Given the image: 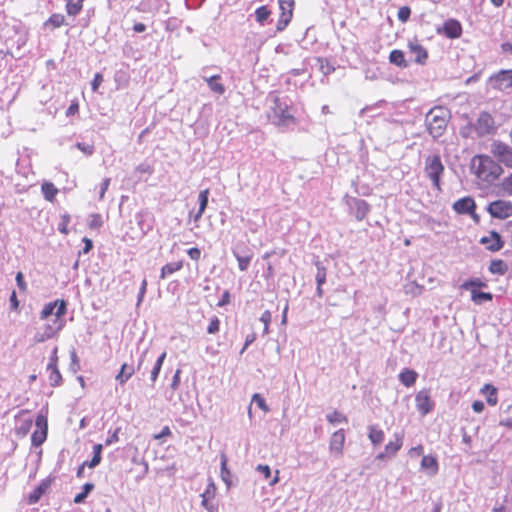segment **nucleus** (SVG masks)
I'll list each match as a JSON object with an SVG mask.
<instances>
[{"mask_svg": "<svg viewBox=\"0 0 512 512\" xmlns=\"http://www.w3.org/2000/svg\"><path fill=\"white\" fill-rule=\"evenodd\" d=\"M103 82V75L101 73H96L94 76V79L91 82V87L94 92H96L99 88V86Z\"/></svg>", "mask_w": 512, "mask_h": 512, "instance_id": "nucleus-59", "label": "nucleus"}, {"mask_svg": "<svg viewBox=\"0 0 512 512\" xmlns=\"http://www.w3.org/2000/svg\"><path fill=\"white\" fill-rule=\"evenodd\" d=\"M502 189L508 194L512 195V174L505 177L502 181Z\"/></svg>", "mask_w": 512, "mask_h": 512, "instance_id": "nucleus-53", "label": "nucleus"}, {"mask_svg": "<svg viewBox=\"0 0 512 512\" xmlns=\"http://www.w3.org/2000/svg\"><path fill=\"white\" fill-rule=\"evenodd\" d=\"M153 358L154 353L150 347L148 346L144 348L140 353L136 368L133 365H129L127 363L122 364L119 373L115 377V380L121 385L125 384L133 376L136 370H146L147 367L145 363L147 361H151Z\"/></svg>", "mask_w": 512, "mask_h": 512, "instance_id": "nucleus-3", "label": "nucleus"}, {"mask_svg": "<svg viewBox=\"0 0 512 512\" xmlns=\"http://www.w3.org/2000/svg\"><path fill=\"white\" fill-rule=\"evenodd\" d=\"M102 450H103V445H102V444H96V445H94V447H93V458L91 459V461H89V462H85V464H86L89 468H94V467H96L97 465H99V463L101 462V453H102Z\"/></svg>", "mask_w": 512, "mask_h": 512, "instance_id": "nucleus-38", "label": "nucleus"}, {"mask_svg": "<svg viewBox=\"0 0 512 512\" xmlns=\"http://www.w3.org/2000/svg\"><path fill=\"white\" fill-rule=\"evenodd\" d=\"M316 268V284L322 286L326 282V268L320 262H316Z\"/></svg>", "mask_w": 512, "mask_h": 512, "instance_id": "nucleus-42", "label": "nucleus"}, {"mask_svg": "<svg viewBox=\"0 0 512 512\" xmlns=\"http://www.w3.org/2000/svg\"><path fill=\"white\" fill-rule=\"evenodd\" d=\"M187 254L189 255V257L192 259V260H199L200 259V256H201V251L200 249H198L197 247H193V248H190L188 251H187Z\"/></svg>", "mask_w": 512, "mask_h": 512, "instance_id": "nucleus-62", "label": "nucleus"}, {"mask_svg": "<svg viewBox=\"0 0 512 512\" xmlns=\"http://www.w3.org/2000/svg\"><path fill=\"white\" fill-rule=\"evenodd\" d=\"M486 286H487V284L485 282H483L481 279L473 278V279L467 280L463 284H461V289L471 291L472 289L476 290V288H482V287H486Z\"/></svg>", "mask_w": 512, "mask_h": 512, "instance_id": "nucleus-39", "label": "nucleus"}, {"mask_svg": "<svg viewBox=\"0 0 512 512\" xmlns=\"http://www.w3.org/2000/svg\"><path fill=\"white\" fill-rule=\"evenodd\" d=\"M481 392L486 395L487 403L489 405L495 406L497 404V390L494 386L485 384L481 389Z\"/></svg>", "mask_w": 512, "mask_h": 512, "instance_id": "nucleus-30", "label": "nucleus"}, {"mask_svg": "<svg viewBox=\"0 0 512 512\" xmlns=\"http://www.w3.org/2000/svg\"><path fill=\"white\" fill-rule=\"evenodd\" d=\"M411 15V9L408 6H402L399 8L397 17L398 20L402 23H405L409 20Z\"/></svg>", "mask_w": 512, "mask_h": 512, "instance_id": "nucleus-48", "label": "nucleus"}, {"mask_svg": "<svg viewBox=\"0 0 512 512\" xmlns=\"http://www.w3.org/2000/svg\"><path fill=\"white\" fill-rule=\"evenodd\" d=\"M424 171L426 176L431 180L432 185L440 190V179L444 172V165L439 155H429L425 158Z\"/></svg>", "mask_w": 512, "mask_h": 512, "instance_id": "nucleus-5", "label": "nucleus"}, {"mask_svg": "<svg viewBox=\"0 0 512 512\" xmlns=\"http://www.w3.org/2000/svg\"><path fill=\"white\" fill-rule=\"evenodd\" d=\"M215 491V484L213 482H210L205 491L201 494V497L212 499L215 496Z\"/></svg>", "mask_w": 512, "mask_h": 512, "instance_id": "nucleus-55", "label": "nucleus"}, {"mask_svg": "<svg viewBox=\"0 0 512 512\" xmlns=\"http://www.w3.org/2000/svg\"><path fill=\"white\" fill-rule=\"evenodd\" d=\"M220 321L218 317L214 316L210 319L209 325L207 327V332L209 334H215L219 331Z\"/></svg>", "mask_w": 512, "mask_h": 512, "instance_id": "nucleus-49", "label": "nucleus"}, {"mask_svg": "<svg viewBox=\"0 0 512 512\" xmlns=\"http://www.w3.org/2000/svg\"><path fill=\"white\" fill-rule=\"evenodd\" d=\"M88 225L92 229H97L102 225L101 216L99 214H92L89 217Z\"/></svg>", "mask_w": 512, "mask_h": 512, "instance_id": "nucleus-52", "label": "nucleus"}, {"mask_svg": "<svg viewBox=\"0 0 512 512\" xmlns=\"http://www.w3.org/2000/svg\"><path fill=\"white\" fill-rule=\"evenodd\" d=\"M147 217H148L147 213H138L136 215L137 223H138L140 230L142 231L143 234H146L151 229V225L145 223Z\"/></svg>", "mask_w": 512, "mask_h": 512, "instance_id": "nucleus-43", "label": "nucleus"}, {"mask_svg": "<svg viewBox=\"0 0 512 512\" xmlns=\"http://www.w3.org/2000/svg\"><path fill=\"white\" fill-rule=\"evenodd\" d=\"M41 191L45 200L53 202L59 190L56 186L48 181H44L41 185Z\"/></svg>", "mask_w": 512, "mask_h": 512, "instance_id": "nucleus-25", "label": "nucleus"}, {"mask_svg": "<svg viewBox=\"0 0 512 512\" xmlns=\"http://www.w3.org/2000/svg\"><path fill=\"white\" fill-rule=\"evenodd\" d=\"M235 254V257L238 261V267L241 271H246L249 267V264H250V261H251V256H240L239 254L237 253H234Z\"/></svg>", "mask_w": 512, "mask_h": 512, "instance_id": "nucleus-46", "label": "nucleus"}, {"mask_svg": "<svg viewBox=\"0 0 512 512\" xmlns=\"http://www.w3.org/2000/svg\"><path fill=\"white\" fill-rule=\"evenodd\" d=\"M256 471L262 474L265 479H269L271 477V469L268 465L259 464L256 467Z\"/></svg>", "mask_w": 512, "mask_h": 512, "instance_id": "nucleus-57", "label": "nucleus"}, {"mask_svg": "<svg viewBox=\"0 0 512 512\" xmlns=\"http://www.w3.org/2000/svg\"><path fill=\"white\" fill-rule=\"evenodd\" d=\"M471 299L476 304L480 305L484 302L491 301L493 299V295L488 292H478L475 289L471 290Z\"/></svg>", "mask_w": 512, "mask_h": 512, "instance_id": "nucleus-35", "label": "nucleus"}, {"mask_svg": "<svg viewBox=\"0 0 512 512\" xmlns=\"http://www.w3.org/2000/svg\"><path fill=\"white\" fill-rule=\"evenodd\" d=\"M45 490H46V486L44 484L35 488L34 491L29 495V503L30 504L37 503L39 501V499L41 498V496L43 495V493L45 492Z\"/></svg>", "mask_w": 512, "mask_h": 512, "instance_id": "nucleus-44", "label": "nucleus"}, {"mask_svg": "<svg viewBox=\"0 0 512 512\" xmlns=\"http://www.w3.org/2000/svg\"><path fill=\"white\" fill-rule=\"evenodd\" d=\"M490 152L497 159L499 164L512 169V147L501 141H493Z\"/></svg>", "mask_w": 512, "mask_h": 512, "instance_id": "nucleus-6", "label": "nucleus"}, {"mask_svg": "<svg viewBox=\"0 0 512 512\" xmlns=\"http://www.w3.org/2000/svg\"><path fill=\"white\" fill-rule=\"evenodd\" d=\"M480 242L487 245V249L493 252L499 251L503 247L501 236L495 231L490 232L488 236L482 237Z\"/></svg>", "mask_w": 512, "mask_h": 512, "instance_id": "nucleus-20", "label": "nucleus"}, {"mask_svg": "<svg viewBox=\"0 0 512 512\" xmlns=\"http://www.w3.org/2000/svg\"><path fill=\"white\" fill-rule=\"evenodd\" d=\"M32 426V420H26L17 428V432L25 435Z\"/></svg>", "mask_w": 512, "mask_h": 512, "instance_id": "nucleus-61", "label": "nucleus"}, {"mask_svg": "<svg viewBox=\"0 0 512 512\" xmlns=\"http://www.w3.org/2000/svg\"><path fill=\"white\" fill-rule=\"evenodd\" d=\"M474 129L479 136L490 134L494 130L493 117L487 112L480 113L474 124Z\"/></svg>", "mask_w": 512, "mask_h": 512, "instance_id": "nucleus-13", "label": "nucleus"}, {"mask_svg": "<svg viewBox=\"0 0 512 512\" xmlns=\"http://www.w3.org/2000/svg\"><path fill=\"white\" fill-rule=\"evenodd\" d=\"M416 408L418 412L425 416L434 408V402L431 400L430 392L427 389L420 390L415 396Z\"/></svg>", "mask_w": 512, "mask_h": 512, "instance_id": "nucleus-12", "label": "nucleus"}, {"mask_svg": "<svg viewBox=\"0 0 512 512\" xmlns=\"http://www.w3.org/2000/svg\"><path fill=\"white\" fill-rule=\"evenodd\" d=\"M421 470H423L427 475L434 476L438 473L439 465L435 456L432 455H424L421 460Z\"/></svg>", "mask_w": 512, "mask_h": 512, "instance_id": "nucleus-18", "label": "nucleus"}, {"mask_svg": "<svg viewBox=\"0 0 512 512\" xmlns=\"http://www.w3.org/2000/svg\"><path fill=\"white\" fill-rule=\"evenodd\" d=\"M389 61H390V63H392L398 67H401V68H405L408 66V63L405 60L404 52L401 50H397V49L392 50L389 55Z\"/></svg>", "mask_w": 512, "mask_h": 512, "instance_id": "nucleus-26", "label": "nucleus"}, {"mask_svg": "<svg viewBox=\"0 0 512 512\" xmlns=\"http://www.w3.org/2000/svg\"><path fill=\"white\" fill-rule=\"evenodd\" d=\"M351 208L355 211V217L357 220H362L365 218L367 213L369 212V205L366 201L362 199L353 198L350 203Z\"/></svg>", "mask_w": 512, "mask_h": 512, "instance_id": "nucleus-21", "label": "nucleus"}, {"mask_svg": "<svg viewBox=\"0 0 512 512\" xmlns=\"http://www.w3.org/2000/svg\"><path fill=\"white\" fill-rule=\"evenodd\" d=\"M65 24V17L62 14L55 13L52 14L48 20L44 23L46 27L59 28Z\"/></svg>", "mask_w": 512, "mask_h": 512, "instance_id": "nucleus-36", "label": "nucleus"}, {"mask_svg": "<svg viewBox=\"0 0 512 512\" xmlns=\"http://www.w3.org/2000/svg\"><path fill=\"white\" fill-rule=\"evenodd\" d=\"M345 443L344 430L340 429L335 431L329 441V451L335 457H340L343 454Z\"/></svg>", "mask_w": 512, "mask_h": 512, "instance_id": "nucleus-15", "label": "nucleus"}, {"mask_svg": "<svg viewBox=\"0 0 512 512\" xmlns=\"http://www.w3.org/2000/svg\"><path fill=\"white\" fill-rule=\"evenodd\" d=\"M76 147L82 151L85 155H92L93 152H94V146L91 145V144H87V143H77L76 144Z\"/></svg>", "mask_w": 512, "mask_h": 512, "instance_id": "nucleus-54", "label": "nucleus"}, {"mask_svg": "<svg viewBox=\"0 0 512 512\" xmlns=\"http://www.w3.org/2000/svg\"><path fill=\"white\" fill-rule=\"evenodd\" d=\"M70 221V216L65 214L62 217V222L59 224L58 230L63 234H68V223Z\"/></svg>", "mask_w": 512, "mask_h": 512, "instance_id": "nucleus-58", "label": "nucleus"}, {"mask_svg": "<svg viewBox=\"0 0 512 512\" xmlns=\"http://www.w3.org/2000/svg\"><path fill=\"white\" fill-rule=\"evenodd\" d=\"M37 429L32 433L31 442L34 446L42 445L47 438L48 423L47 417L43 414H38L35 420Z\"/></svg>", "mask_w": 512, "mask_h": 512, "instance_id": "nucleus-10", "label": "nucleus"}, {"mask_svg": "<svg viewBox=\"0 0 512 512\" xmlns=\"http://www.w3.org/2000/svg\"><path fill=\"white\" fill-rule=\"evenodd\" d=\"M426 124L429 134L437 139L444 133L447 126V111L442 108H434L426 116Z\"/></svg>", "mask_w": 512, "mask_h": 512, "instance_id": "nucleus-4", "label": "nucleus"}, {"mask_svg": "<svg viewBox=\"0 0 512 512\" xmlns=\"http://www.w3.org/2000/svg\"><path fill=\"white\" fill-rule=\"evenodd\" d=\"M471 168L476 177L490 185L503 173L501 165L488 155H476L472 158Z\"/></svg>", "mask_w": 512, "mask_h": 512, "instance_id": "nucleus-1", "label": "nucleus"}, {"mask_svg": "<svg viewBox=\"0 0 512 512\" xmlns=\"http://www.w3.org/2000/svg\"><path fill=\"white\" fill-rule=\"evenodd\" d=\"M47 371L49 372V383L51 386L56 387L62 383V375L58 369V366H47Z\"/></svg>", "mask_w": 512, "mask_h": 512, "instance_id": "nucleus-31", "label": "nucleus"}, {"mask_svg": "<svg viewBox=\"0 0 512 512\" xmlns=\"http://www.w3.org/2000/svg\"><path fill=\"white\" fill-rule=\"evenodd\" d=\"M202 79L208 84L210 90L218 95L225 93V86L220 82V75L207 76L204 72L201 75Z\"/></svg>", "mask_w": 512, "mask_h": 512, "instance_id": "nucleus-19", "label": "nucleus"}, {"mask_svg": "<svg viewBox=\"0 0 512 512\" xmlns=\"http://www.w3.org/2000/svg\"><path fill=\"white\" fill-rule=\"evenodd\" d=\"M269 113L268 117L276 125L286 126L294 122L290 111V101L286 97H280L275 92L267 97Z\"/></svg>", "mask_w": 512, "mask_h": 512, "instance_id": "nucleus-2", "label": "nucleus"}, {"mask_svg": "<svg viewBox=\"0 0 512 512\" xmlns=\"http://www.w3.org/2000/svg\"><path fill=\"white\" fill-rule=\"evenodd\" d=\"M326 419L331 423V424H340V423H347L348 422V419L345 415H343L341 412L339 411H333L329 414L326 415Z\"/></svg>", "mask_w": 512, "mask_h": 512, "instance_id": "nucleus-40", "label": "nucleus"}, {"mask_svg": "<svg viewBox=\"0 0 512 512\" xmlns=\"http://www.w3.org/2000/svg\"><path fill=\"white\" fill-rule=\"evenodd\" d=\"M368 437L374 445H378L384 440V432L376 426H370Z\"/></svg>", "mask_w": 512, "mask_h": 512, "instance_id": "nucleus-34", "label": "nucleus"}, {"mask_svg": "<svg viewBox=\"0 0 512 512\" xmlns=\"http://www.w3.org/2000/svg\"><path fill=\"white\" fill-rule=\"evenodd\" d=\"M487 211L493 218L506 219L512 216V203L507 200H496L488 205Z\"/></svg>", "mask_w": 512, "mask_h": 512, "instance_id": "nucleus-9", "label": "nucleus"}, {"mask_svg": "<svg viewBox=\"0 0 512 512\" xmlns=\"http://www.w3.org/2000/svg\"><path fill=\"white\" fill-rule=\"evenodd\" d=\"M16 282L20 290L24 291L26 289V283L24 281V276L22 272H18L16 274Z\"/></svg>", "mask_w": 512, "mask_h": 512, "instance_id": "nucleus-63", "label": "nucleus"}, {"mask_svg": "<svg viewBox=\"0 0 512 512\" xmlns=\"http://www.w3.org/2000/svg\"><path fill=\"white\" fill-rule=\"evenodd\" d=\"M508 270L507 264L503 260H493L490 263L489 271L492 274L504 275Z\"/></svg>", "mask_w": 512, "mask_h": 512, "instance_id": "nucleus-33", "label": "nucleus"}, {"mask_svg": "<svg viewBox=\"0 0 512 512\" xmlns=\"http://www.w3.org/2000/svg\"><path fill=\"white\" fill-rule=\"evenodd\" d=\"M182 266V261L168 263L162 267L160 277L162 279H165L169 275H172L173 273L179 271L182 268Z\"/></svg>", "mask_w": 512, "mask_h": 512, "instance_id": "nucleus-32", "label": "nucleus"}, {"mask_svg": "<svg viewBox=\"0 0 512 512\" xmlns=\"http://www.w3.org/2000/svg\"><path fill=\"white\" fill-rule=\"evenodd\" d=\"M475 207V201L471 197L461 198L453 204L454 210L459 214H473Z\"/></svg>", "mask_w": 512, "mask_h": 512, "instance_id": "nucleus-17", "label": "nucleus"}, {"mask_svg": "<svg viewBox=\"0 0 512 512\" xmlns=\"http://www.w3.org/2000/svg\"><path fill=\"white\" fill-rule=\"evenodd\" d=\"M66 309L67 305L64 300H56L54 302H49L45 304V306L43 307L40 313V319L45 320L53 315L54 322L56 324L59 322V319H61L65 315Z\"/></svg>", "mask_w": 512, "mask_h": 512, "instance_id": "nucleus-7", "label": "nucleus"}, {"mask_svg": "<svg viewBox=\"0 0 512 512\" xmlns=\"http://www.w3.org/2000/svg\"><path fill=\"white\" fill-rule=\"evenodd\" d=\"M221 478L227 487L231 486V473L227 468V458L224 454L221 455Z\"/></svg>", "mask_w": 512, "mask_h": 512, "instance_id": "nucleus-37", "label": "nucleus"}, {"mask_svg": "<svg viewBox=\"0 0 512 512\" xmlns=\"http://www.w3.org/2000/svg\"><path fill=\"white\" fill-rule=\"evenodd\" d=\"M484 408H485V405L482 401L476 400L472 403V409L476 413L483 412Z\"/></svg>", "mask_w": 512, "mask_h": 512, "instance_id": "nucleus-64", "label": "nucleus"}, {"mask_svg": "<svg viewBox=\"0 0 512 512\" xmlns=\"http://www.w3.org/2000/svg\"><path fill=\"white\" fill-rule=\"evenodd\" d=\"M394 437V441H390L385 445V454L389 455V457H393L401 449L403 444L402 435L395 434Z\"/></svg>", "mask_w": 512, "mask_h": 512, "instance_id": "nucleus-24", "label": "nucleus"}, {"mask_svg": "<svg viewBox=\"0 0 512 512\" xmlns=\"http://www.w3.org/2000/svg\"><path fill=\"white\" fill-rule=\"evenodd\" d=\"M84 0H66V12L69 16H77L83 8Z\"/></svg>", "mask_w": 512, "mask_h": 512, "instance_id": "nucleus-29", "label": "nucleus"}, {"mask_svg": "<svg viewBox=\"0 0 512 512\" xmlns=\"http://www.w3.org/2000/svg\"><path fill=\"white\" fill-rule=\"evenodd\" d=\"M424 453V447L422 445H417L415 447H412L409 451H408V454L409 456L412 458V457H416V456H420V455H423Z\"/></svg>", "mask_w": 512, "mask_h": 512, "instance_id": "nucleus-60", "label": "nucleus"}, {"mask_svg": "<svg viewBox=\"0 0 512 512\" xmlns=\"http://www.w3.org/2000/svg\"><path fill=\"white\" fill-rule=\"evenodd\" d=\"M418 378V373L412 369H404L399 374V380L400 382L406 386L411 387L415 384L416 380Z\"/></svg>", "mask_w": 512, "mask_h": 512, "instance_id": "nucleus-23", "label": "nucleus"}, {"mask_svg": "<svg viewBox=\"0 0 512 512\" xmlns=\"http://www.w3.org/2000/svg\"><path fill=\"white\" fill-rule=\"evenodd\" d=\"M166 351H163L155 360V363L153 365V368L150 372V380L152 383H154L158 376H159V373L161 371V368H162V365H163V362L166 358Z\"/></svg>", "mask_w": 512, "mask_h": 512, "instance_id": "nucleus-28", "label": "nucleus"}, {"mask_svg": "<svg viewBox=\"0 0 512 512\" xmlns=\"http://www.w3.org/2000/svg\"><path fill=\"white\" fill-rule=\"evenodd\" d=\"M208 196H209V190L208 189H205V190H202L200 193H199V196H198V200H199V209H198V212L195 214L194 216V220L195 221H198L206 207H207V204H208Z\"/></svg>", "mask_w": 512, "mask_h": 512, "instance_id": "nucleus-27", "label": "nucleus"}, {"mask_svg": "<svg viewBox=\"0 0 512 512\" xmlns=\"http://www.w3.org/2000/svg\"><path fill=\"white\" fill-rule=\"evenodd\" d=\"M271 318H272L271 313L268 310L264 311L260 316V321L264 324V331H263L264 334H267L269 331L268 329H269V324L271 322Z\"/></svg>", "mask_w": 512, "mask_h": 512, "instance_id": "nucleus-50", "label": "nucleus"}, {"mask_svg": "<svg viewBox=\"0 0 512 512\" xmlns=\"http://www.w3.org/2000/svg\"><path fill=\"white\" fill-rule=\"evenodd\" d=\"M408 49L413 56L414 62L424 64L428 58L426 49L417 40L408 43Z\"/></svg>", "mask_w": 512, "mask_h": 512, "instance_id": "nucleus-16", "label": "nucleus"}, {"mask_svg": "<svg viewBox=\"0 0 512 512\" xmlns=\"http://www.w3.org/2000/svg\"><path fill=\"white\" fill-rule=\"evenodd\" d=\"M294 0H279V8L281 10L280 18L277 22V30H284L290 23L293 16Z\"/></svg>", "mask_w": 512, "mask_h": 512, "instance_id": "nucleus-11", "label": "nucleus"}, {"mask_svg": "<svg viewBox=\"0 0 512 512\" xmlns=\"http://www.w3.org/2000/svg\"><path fill=\"white\" fill-rule=\"evenodd\" d=\"M444 33L449 38H458L462 33V27L457 20H448L444 23Z\"/></svg>", "mask_w": 512, "mask_h": 512, "instance_id": "nucleus-22", "label": "nucleus"}, {"mask_svg": "<svg viewBox=\"0 0 512 512\" xmlns=\"http://www.w3.org/2000/svg\"><path fill=\"white\" fill-rule=\"evenodd\" d=\"M71 363H70V369L75 373L78 371L80 365H79V359L77 357V354L75 350L71 351Z\"/></svg>", "mask_w": 512, "mask_h": 512, "instance_id": "nucleus-56", "label": "nucleus"}, {"mask_svg": "<svg viewBox=\"0 0 512 512\" xmlns=\"http://www.w3.org/2000/svg\"><path fill=\"white\" fill-rule=\"evenodd\" d=\"M63 327L62 320L59 319V322L55 324L53 323H47L43 327V331H39L35 334L34 340L35 342L41 343L48 339L53 338Z\"/></svg>", "mask_w": 512, "mask_h": 512, "instance_id": "nucleus-14", "label": "nucleus"}, {"mask_svg": "<svg viewBox=\"0 0 512 512\" xmlns=\"http://www.w3.org/2000/svg\"><path fill=\"white\" fill-rule=\"evenodd\" d=\"M269 15H270V11L268 10V8L266 6H261V7L257 8L255 11L256 20L260 24H263L267 20Z\"/></svg>", "mask_w": 512, "mask_h": 512, "instance_id": "nucleus-45", "label": "nucleus"}, {"mask_svg": "<svg viewBox=\"0 0 512 512\" xmlns=\"http://www.w3.org/2000/svg\"><path fill=\"white\" fill-rule=\"evenodd\" d=\"M136 172L151 175L154 172V169L149 163L143 162L136 167Z\"/></svg>", "mask_w": 512, "mask_h": 512, "instance_id": "nucleus-51", "label": "nucleus"}, {"mask_svg": "<svg viewBox=\"0 0 512 512\" xmlns=\"http://www.w3.org/2000/svg\"><path fill=\"white\" fill-rule=\"evenodd\" d=\"M489 85L499 91H504L512 87V69L500 70L491 75L488 79Z\"/></svg>", "mask_w": 512, "mask_h": 512, "instance_id": "nucleus-8", "label": "nucleus"}, {"mask_svg": "<svg viewBox=\"0 0 512 512\" xmlns=\"http://www.w3.org/2000/svg\"><path fill=\"white\" fill-rule=\"evenodd\" d=\"M94 485L92 483H86L83 485V491L77 494L74 498V502L76 504L83 503L88 496V494L93 490Z\"/></svg>", "mask_w": 512, "mask_h": 512, "instance_id": "nucleus-41", "label": "nucleus"}, {"mask_svg": "<svg viewBox=\"0 0 512 512\" xmlns=\"http://www.w3.org/2000/svg\"><path fill=\"white\" fill-rule=\"evenodd\" d=\"M252 403L256 404L264 412H268L269 411V407L266 404L265 399L260 394H258V393H255L252 396Z\"/></svg>", "mask_w": 512, "mask_h": 512, "instance_id": "nucleus-47", "label": "nucleus"}]
</instances>
